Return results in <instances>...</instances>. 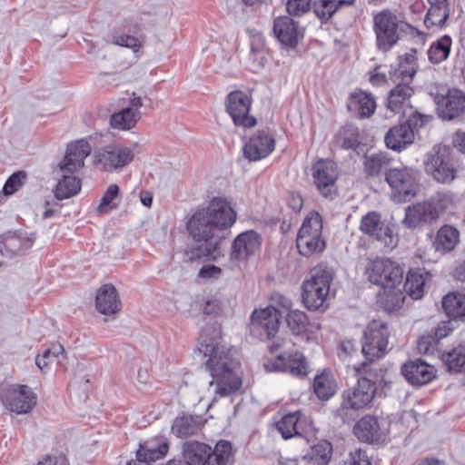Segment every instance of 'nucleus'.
Returning <instances> with one entry per match:
<instances>
[{"mask_svg":"<svg viewBox=\"0 0 465 465\" xmlns=\"http://www.w3.org/2000/svg\"><path fill=\"white\" fill-rule=\"evenodd\" d=\"M235 221L236 213L224 198H214L206 208L196 211L187 223L190 235L197 242L191 251V259L215 261L223 256V231Z\"/></svg>","mask_w":465,"mask_h":465,"instance_id":"1","label":"nucleus"},{"mask_svg":"<svg viewBox=\"0 0 465 465\" xmlns=\"http://www.w3.org/2000/svg\"><path fill=\"white\" fill-rule=\"evenodd\" d=\"M198 350L206 359V368L213 377L209 386L214 387L215 395L225 397L240 389L242 379L237 370L239 362L233 357L231 347L220 340L206 338Z\"/></svg>","mask_w":465,"mask_h":465,"instance_id":"2","label":"nucleus"},{"mask_svg":"<svg viewBox=\"0 0 465 465\" xmlns=\"http://www.w3.org/2000/svg\"><path fill=\"white\" fill-rule=\"evenodd\" d=\"M293 343L291 340L284 338L275 339L269 349L272 352L279 350L282 351L273 359L267 360L264 368L268 371H282L296 377H304L308 373L309 364L304 355L292 351Z\"/></svg>","mask_w":465,"mask_h":465,"instance_id":"3","label":"nucleus"},{"mask_svg":"<svg viewBox=\"0 0 465 465\" xmlns=\"http://www.w3.org/2000/svg\"><path fill=\"white\" fill-rule=\"evenodd\" d=\"M332 274L323 268H314L302 283V300L310 311H317L324 306L330 293Z\"/></svg>","mask_w":465,"mask_h":465,"instance_id":"4","label":"nucleus"},{"mask_svg":"<svg viewBox=\"0 0 465 465\" xmlns=\"http://www.w3.org/2000/svg\"><path fill=\"white\" fill-rule=\"evenodd\" d=\"M296 245L305 257L321 253L325 249L322 238V220L319 213L312 211L303 220L298 232Z\"/></svg>","mask_w":465,"mask_h":465,"instance_id":"5","label":"nucleus"},{"mask_svg":"<svg viewBox=\"0 0 465 465\" xmlns=\"http://www.w3.org/2000/svg\"><path fill=\"white\" fill-rule=\"evenodd\" d=\"M450 151V146L439 143L425 155V172L438 183H450L456 178L457 172L451 163Z\"/></svg>","mask_w":465,"mask_h":465,"instance_id":"6","label":"nucleus"},{"mask_svg":"<svg viewBox=\"0 0 465 465\" xmlns=\"http://www.w3.org/2000/svg\"><path fill=\"white\" fill-rule=\"evenodd\" d=\"M134 148L111 143L96 150L93 154L94 165L106 173L120 172L134 161Z\"/></svg>","mask_w":465,"mask_h":465,"instance_id":"7","label":"nucleus"},{"mask_svg":"<svg viewBox=\"0 0 465 465\" xmlns=\"http://www.w3.org/2000/svg\"><path fill=\"white\" fill-rule=\"evenodd\" d=\"M365 274L371 282L382 288L401 286L403 281V269L390 259L367 260Z\"/></svg>","mask_w":465,"mask_h":465,"instance_id":"8","label":"nucleus"},{"mask_svg":"<svg viewBox=\"0 0 465 465\" xmlns=\"http://www.w3.org/2000/svg\"><path fill=\"white\" fill-rule=\"evenodd\" d=\"M417 172L400 164L391 167L386 173V182L393 191V198L398 202H406L416 195L418 191Z\"/></svg>","mask_w":465,"mask_h":465,"instance_id":"9","label":"nucleus"},{"mask_svg":"<svg viewBox=\"0 0 465 465\" xmlns=\"http://www.w3.org/2000/svg\"><path fill=\"white\" fill-rule=\"evenodd\" d=\"M397 84L392 88L387 98L386 106L389 110L395 114H400L408 118V121L419 124L418 119L420 120V124L425 123L424 119L428 116L419 114L412 108L410 99L413 94V89L411 84L395 82Z\"/></svg>","mask_w":465,"mask_h":465,"instance_id":"10","label":"nucleus"},{"mask_svg":"<svg viewBox=\"0 0 465 465\" xmlns=\"http://www.w3.org/2000/svg\"><path fill=\"white\" fill-rule=\"evenodd\" d=\"M0 397L5 408L17 414L30 412L36 404V394L27 385L3 386Z\"/></svg>","mask_w":465,"mask_h":465,"instance_id":"11","label":"nucleus"},{"mask_svg":"<svg viewBox=\"0 0 465 465\" xmlns=\"http://www.w3.org/2000/svg\"><path fill=\"white\" fill-rule=\"evenodd\" d=\"M389 332L387 325L381 321H372L364 331L361 346L365 358L373 361L382 357L388 346Z\"/></svg>","mask_w":465,"mask_h":465,"instance_id":"12","label":"nucleus"},{"mask_svg":"<svg viewBox=\"0 0 465 465\" xmlns=\"http://www.w3.org/2000/svg\"><path fill=\"white\" fill-rule=\"evenodd\" d=\"M360 230L386 248L391 250L397 245V236L391 226L381 220V214L377 212H370L361 218Z\"/></svg>","mask_w":465,"mask_h":465,"instance_id":"13","label":"nucleus"},{"mask_svg":"<svg viewBox=\"0 0 465 465\" xmlns=\"http://www.w3.org/2000/svg\"><path fill=\"white\" fill-rule=\"evenodd\" d=\"M374 29L377 45L382 51H388L398 39V18L390 11L379 13L374 17Z\"/></svg>","mask_w":465,"mask_h":465,"instance_id":"14","label":"nucleus"},{"mask_svg":"<svg viewBox=\"0 0 465 465\" xmlns=\"http://www.w3.org/2000/svg\"><path fill=\"white\" fill-rule=\"evenodd\" d=\"M251 98L242 91H234L228 94L226 111L237 126L252 127L256 124L254 117L250 115Z\"/></svg>","mask_w":465,"mask_h":465,"instance_id":"15","label":"nucleus"},{"mask_svg":"<svg viewBox=\"0 0 465 465\" xmlns=\"http://www.w3.org/2000/svg\"><path fill=\"white\" fill-rule=\"evenodd\" d=\"M437 113L440 118L451 121L465 114V93L459 89H450L436 97Z\"/></svg>","mask_w":465,"mask_h":465,"instance_id":"16","label":"nucleus"},{"mask_svg":"<svg viewBox=\"0 0 465 465\" xmlns=\"http://www.w3.org/2000/svg\"><path fill=\"white\" fill-rule=\"evenodd\" d=\"M375 391V384L371 380L359 379L356 386L343 392L341 407L352 410L362 409L371 402Z\"/></svg>","mask_w":465,"mask_h":465,"instance_id":"17","label":"nucleus"},{"mask_svg":"<svg viewBox=\"0 0 465 465\" xmlns=\"http://www.w3.org/2000/svg\"><path fill=\"white\" fill-rule=\"evenodd\" d=\"M143 105V98L135 93H133L129 99L128 106L111 115V126L120 131L131 130L135 126L142 116L140 109Z\"/></svg>","mask_w":465,"mask_h":465,"instance_id":"18","label":"nucleus"},{"mask_svg":"<svg viewBox=\"0 0 465 465\" xmlns=\"http://www.w3.org/2000/svg\"><path fill=\"white\" fill-rule=\"evenodd\" d=\"M274 146L273 135L267 130H261L245 142L243 153L250 161H259L267 157L273 151Z\"/></svg>","mask_w":465,"mask_h":465,"instance_id":"19","label":"nucleus"},{"mask_svg":"<svg viewBox=\"0 0 465 465\" xmlns=\"http://www.w3.org/2000/svg\"><path fill=\"white\" fill-rule=\"evenodd\" d=\"M92 148L85 140L71 143L66 149L65 155L58 164L63 173H73L81 170L84 165V159L91 153Z\"/></svg>","mask_w":465,"mask_h":465,"instance_id":"20","label":"nucleus"},{"mask_svg":"<svg viewBox=\"0 0 465 465\" xmlns=\"http://www.w3.org/2000/svg\"><path fill=\"white\" fill-rule=\"evenodd\" d=\"M314 182L324 197L331 196L338 178L337 166L330 160H320L313 165Z\"/></svg>","mask_w":465,"mask_h":465,"instance_id":"21","label":"nucleus"},{"mask_svg":"<svg viewBox=\"0 0 465 465\" xmlns=\"http://www.w3.org/2000/svg\"><path fill=\"white\" fill-rule=\"evenodd\" d=\"M261 246V237L254 231H246L240 233L232 245L231 258L243 260L254 254Z\"/></svg>","mask_w":465,"mask_h":465,"instance_id":"22","label":"nucleus"},{"mask_svg":"<svg viewBox=\"0 0 465 465\" xmlns=\"http://www.w3.org/2000/svg\"><path fill=\"white\" fill-rule=\"evenodd\" d=\"M401 372L410 383L418 386L430 382L436 376L434 367L419 359L403 364Z\"/></svg>","mask_w":465,"mask_h":465,"instance_id":"23","label":"nucleus"},{"mask_svg":"<svg viewBox=\"0 0 465 465\" xmlns=\"http://www.w3.org/2000/svg\"><path fill=\"white\" fill-rule=\"evenodd\" d=\"M391 127L385 135L386 146L393 151H401L414 143L415 134L411 128L412 122ZM413 124H415L413 123Z\"/></svg>","mask_w":465,"mask_h":465,"instance_id":"24","label":"nucleus"},{"mask_svg":"<svg viewBox=\"0 0 465 465\" xmlns=\"http://www.w3.org/2000/svg\"><path fill=\"white\" fill-rule=\"evenodd\" d=\"M252 325L265 331L268 338L273 337L281 324V314L274 307L255 310L252 315Z\"/></svg>","mask_w":465,"mask_h":465,"instance_id":"25","label":"nucleus"},{"mask_svg":"<svg viewBox=\"0 0 465 465\" xmlns=\"http://www.w3.org/2000/svg\"><path fill=\"white\" fill-rule=\"evenodd\" d=\"M439 217L438 210L429 203H420L406 209L403 223L415 228L421 223H431Z\"/></svg>","mask_w":465,"mask_h":465,"instance_id":"26","label":"nucleus"},{"mask_svg":"<svg viewBox=\"0 0 465 465\" xmlns=\"http://www.w3.org/2000/svg\"><path fill=\"white\" fill-rule=\"evenodd\" d=\"M121 302L115 288L112 284H104L97 291L95 299L96 310L104 315L114 314L120 311Z\"/></svg>","mask_w":465,"mask_h":465,"instance_id":"27","label":"nucleus"},{"mask_svg":"<svg viewBox=\"0 0 465 465\" xmlns=\"http://www.w3.org/2000/svg\"><path fill=\"white\" fill-rule=\"evenodd\" d=\"M273 32L282 44L292 47L298 44V40L301 37L297 25L289 16L276 18L274 20Z\"/></svg>","mask_w":465,"mask_h":465,"instance_id":"28","label":"nucleus"},{"mask_svg":"<svg viewBox=\"0 0 465 465\" xmlns=\"http://www.w3.org/2000/svg\"><path fill=\"white\" fill-rule=\"evenodd\" d=\"M332 456V445L321 440L311 447V450L299 459L296 465H328Z\"/></svg>","mask_w":465,"mask_h":465,"instance_id":"29","label":"nucleus"},{"mask_svg":"<svg viewBox=\"0 0 465 465\" xmlns=\"http://www.w3.org/2000/svg\"><path fill=\"white\" fill-rule=\"evenodd\" d=\"M348 108L360 117L368 118L375 112L376 101L370 93L358 90L351 94Z\"/></svg>","mask_w":465,"mask_h":465,"instance_id":"30","label":"nucleus"},{"mask_svg":"<svg viewBox=\"0 0 465 465\" xmlns=\"http://www.w3.org/2000/svg\"><path fill=\"white\" fill-rule=\"evenodd\" d=\"M168 450V443L163 439L152 440L145 441L137 450L136 461L143 464L155 461L162 459Z\"/></svg>","mask_w":465,"mask_h":465,"instance_id":"31","label":"nucleus"},{"mask_svg":"<svg viewBox=\"0 0 465 465\" xmlns=\"http://www.w3.org/2000/svg\"><path fill=\"white\" fill-rule=\"evenodd\" d=\"M417 71V56L414 51L401 55L399 64L391 74L393 82L411 84Z\"/></svg>","mask_w":465,"mask_h":465,"instance_id":"32","label":"nucleus"},{"mask_svg":"<svg viewBox=\"0 0 465 465\" xmlns=\"http://www.w3.org/2000/svg\"><path fill=\"white\" fill-rule=\"evenodd\" d=\"M460 241L459 231L451 225L442 226L437 232L432 248L437 253L445 254L452 251Z\"/></svg>","mask_w":465,"mask_h":465,"instance_id":"33","label":"nucleus"},{"mask_svg":"<svg viewBox=\"0 0 465 465\" xmlns=\"http://www.w3.org/2000/svg\"><path fill=\"white\" fill-rule=\"evenodd\" d=\"M354 434L362 441H377L383 437L378 420L365 416L354 426Z\"/></svg>","mask_w":465,"mask_h":465,"instance_id":"34","label":"nucleus"},{"mask_svg":"<svg viewBox=\"0 0 465 465\" xmlns=\"http://www.w3.org/2000/svg\"><path fill=\"white\" fill-rule=\"evenodd\" d=\"M203 426V420L201 416H179L173 422L172 432L178 438H185L196 434Z\"/></svg>","mask_w":465,"mask_h":465,"instance_id":"35","label":"nucleus"},{"mask_svg":"<svg viewBox=\"0 0 465 465\" xmlns=\"http://www.w3.org/2000/svg\"><path fill=\"white\" fill-rule=\"evenodd\" d=\"M65 356L61 344H53L42 354L35 357V364L42 371H47L55 366L62 365Z\"/></svg>","mask_w":465,"mask_h":465,"instance_id":"36","label":"nucleus"},{"mask_svg":"<svg viewBox=\"0 0 465 465\" xmlns=\"http://www.w3.org/2000/svg\"><path fill=\"white\" fill-rule=\"evenodd\" d=\"M442 307L446 314L454 320L465 319V294L453 292L442 299Z\"/></svg>","mask_w":465,"mask_h":465,"instance_id":"37","label":"nucleus"},{"mask_svg":"<svg viewBox=\"0 0 465 465\" xmlns=\"http://www.w3.org/2000/svg\"><path fill=\"white\" fill-rule=\"evenodd\" d=\"M232 443L225 440H219L214 448L208 446V455L203 465H227L232 456Z\"/></svg>","mask_w":465,"mask_h":465,"instance_id":"38","label":"nucleus"},{"mask_svg":"<svg viewBox=\"0 0 465 465\" xmlns=\"http://www.w3.org/2000/svg\"><path fill=\"white\" fill-rule=\"evenodd\" d=\"M313 390L320 400L327 401L337 391V383L331 371H324L314 378Z\"/></svg>","mask_w":465,"mask_h":465,"instance_id":"39","label":"nucleus"},{"mask_svg":"<svg viewBox=\"0 0 465 465\" xmlns=\"http://www.w3.org/2000/svg\"><path fill=\"white\" fill-rule=\"evenodd\" d=\"M82 183L75 176L63 173L54 188V196L57 200H65L75 196L81 191Z\"/></svg>","mask_w":465,"mask_h":465,"instance_id":"40","label":"nucleus"},{"mask_svg":"<svg viewBox=\"0 0 465 465\" xmlns=\"http://www.w3.org/2000/svg\"><path fill=\"white\" fill-rule=\"evenodd\" d=\"M268 50L265 47L262 35H254L251 43V60L252 70L257 72L263 69L268 62Z\"/></svg>","mask_w":465,"mask_h":465,"instance_id":"41","label":"nucleus"},{"mask_svg":"<svg viewBox=\"0 0 465 465\" xmlns=\"http://www.w3.org/2000/svg\"><path fill=\"white\" fill-rule=\"evenodd\" d=\"M208 455V445L198 442L189 441L183 445L184 463L188 465H203Z\"/></svg>","mask_w":465,"mask_h":465,"instance_id":"42","label":"nucleus"},{"mask_svg":"<svg viewBox=\"0 0 465 465\" xmlns=\"http://www.w3.org/2000/svg\"><path fill=\"white\" fill-rule=\"evenodd\" d=\"M449 371L460 372L465 365V342L460 343L457 347L442 354Z\"/></svg>","mask_w":465,"mask_h":465,"instance_id":"43","label":"nucleus"},{"mask_svg":"<svg viewBox=\"0 0 465 465\" xmlns=\"http://www.w3.org/2000/svg\"><path fill=\"white\" fill-rule=\"evenodd\" d=\"M365 170L369 175L375 176L382 171H388L391 164V160L385 153H378L369 155L365 159Z\"/></svg>","mask_w":465,"mask_h":465,"instance_id":"44","label":"nucleus"},{"mask_svg":"<svg viewBox=\"0 0 465 465\" xmlns=\"http://www.w3.org/2000/svg\"><path fill=\"white\" fill-rule=\"evenodd\" d=\"M451 46V39L448 35H444L434 43L428 51L429 59L434 63L439 64L446 60L450 54Z\"/></svg>","mask_w":465,"mask_h":465,"instance_id":"45","label":"nucleus"},{"mask_svg":"<svg viewBox=\"0 0 465 465\" xmlns=\"http://www.w3.org/2000/svg\"><path fill=\"white\" fill-rule=\"evenodd\" d=\"M301 412L295 411L293 413L283 416L277 424L278 430L281 432L284 439H290L295 435H299L298 421L300 420Z\"/></svg>","mask_w":465,"mask_h":465,"instance_id":"46","label":"nucleus"},{"mask_svg":"<svg viewBox=\"0 0 465 465\" xmlns=\"http://www.w3.org/2000/svg\"><path fill=\"white\" fill-rule=\"evenodd\" d=\"M288 328L295 335L303 334L309 325L306 313L300 310H291L286 315Z\"/></svg>","mask_w":465,"mask_h":465,"instance_id":"47","label":"nucleus"},{"mask_svg":"<svg viewBox=\"0 0 465 465\" xmlns=\"http://www.w3.org/2000/svg\"><path fill=\"white\" fill-rule=\"evenodd\" d=\"M353 0H319L315 5V14L321 19L327 20L342 5H350Z\"/></svg>","mask_w":465,"mask_h":465,"instance_id":"48","label":"nucleus"},{"mask_svg":"<svg viewBox=\"0 0 465 465\" xmlns=\"http://www.w3.org/2000/svg\"><path fill=\"white\" fill-rule=\"evenodd\" d=\"M401 286L412 299L417 300L422 297L424 279L418 272H410L406 277V282Z\"/></svg>","mask_w":465,"mask_h":465,"instance_id":"49","label":"nucleus"},{"mask_svg":"<svg viewBox=\"0 0 465 465\" xmlns=\"http://www.w3.org/2000/svg\"><path fill=\"white\" fill-rule=\"evenodd\" d=\"M384 291V300L383 304L387 311H395L400 309L405 300V295L401 288V286H395L391 288H383Z\"/></svg>","mask_w":465,"mask_h":465,"instance_id":"50","label":"nucleus"},{"mask_svg":"<svg viewBox=\"0 0 465 465\" xmlns=\"http://www.w3.org/2000/svg\"><path fill=\"white\" fill-rule=\"evenodd\" d=\"M450 15L449 6H430L425 17V25L430 26H440L444 25Z\"/></svg>","mask_w":465,"mask_h":465,"instance_id":"51","label":"nucleus"},{"mask_svg":"<svg viewBox=\"0 0 465 465\" xmlns=\"http://www.w3.org/2000/svg\"><path fill=\"white\" fill-rule=\"evenodd\" d=\"M35 240V233H14L5 238V243L7 246L14 249V252H19L29 249Z\"/></svg>","mask_w":465,"mask_h":465,"instance_id":"52","label":"nucleus"},{"mask_svg":"<svg viewBox=\"0 0 465 465\" xmlns=\"http://www.w3.org/2000/svg\"><path fill=\"white\" fill-rule=\"evenodd\" d=\"M287 12L292 16H302L311 10V0H289Z\"/></svg>","mask_w":465,"mask_h":465,"instance_id":"53","label":"nucleus"},{"mask_svg":"<svg viewBox=\"0 0 465 465\" xmlns=\"http://www.w3.org/2000/svg\"><path fill=\"white\" fill-rule=\"evenodd\" d=\"M119 194V187L116 184H111L107 188L106 192L104 193V196L102 197L101 203L98 206V210L100 212H107L108 210H111L114 207V204H112L114 199L117 197Z\"/></svg>","mask_w":465,"mask_h":465,"instance_id":"54","label":"nucleus"},{"mask_svg":"<svg viewBox=\"0 0 465 465\" xmlns=\"http://www.w3.org/2000/svg\"><path fill=\"white\" fill-rule=\"evenodd\" d=\"M25 178L26 174L24 172H18L10 176L3 188L5 194L11 195L15 193L23 185Z\"/></svg>","mask_w":465,"mask_h":465,"instance_id":"55","label":"nucleus"},{"mask_svg":"<svg viewBox=\"0 0 465 465\" xmlns=\"http://www.w3.org/2000/svg\"><path fill=\"white\" fill-rule=\"evenodd\" d=\"M343 465H371V463L366 452L358 449L349 453Z\"/></svg>","mask_w":465,"mask_h":465,"instance_id":"56","label":"nucleus"},{"mask_svg":"<svg viewBox=\"0 0 465 465\" xmlns=\"http://www.w3.org/2000/svg\"><path fill=\"white\" fill-rule=\"evenodd\" d=\"M114 43L124 47L132 49L134 52H137L141 47V42L131 35H119L114 40Z\"/></svg>","mask_w":465,"mask_h":465,"instance_id":"57","label":"nucleus"},{"mask_svg":"<svg viewBox=\"0 0 465 465\" xmlns=\"http://www.w3.org/2000/svg\"><path fill=\"white\" fill-rule=\"evenodd\" d=\"M222 273L221 268L215 265L203 266L200 272L199 276L203 279L219 278Z\"/></svg>","mask_w":465,"mask_h":465,"instance_id":"58","label":"nucleus"},{"mask_svg":"<svg viewBox=\"0 0 465 465\" xmlns=\"http://www.w3.org/2000/svg\"><path fill=\"white\" fill-rule=\"evenodd\" d=\"M355 351V343L351 340H347L341 344L339 357L342 360H345L346 358L351 356Z\"/></svg>","mask_w":465,"mask_h":465,"instance_id":"59","label":"nucleus"},{"mask_svg":"<svg viewBox=\"0 0 465 465\" xmlns=\"http://www.w3.org/2000/svg\"><path fill=\"white\" fill-rule=\"evenodd\" d=\"M205 314H219L222 312L221 302L217 299L210 300L203 307Z\"/></svg>","mask_w":465,"mask_h":465,"instance_id":"60","label":"nucleus"},{"mask_svg":"<svg viewBox=\"0 0 465 465\" xmlns=\"http://www.w3.org/2000/svg\"><path fill=\"white\" fill-rule=\"evenodd\" d=\"M454 146L465 154V133L458 132L453 138Z\"/></svg>","mask_w":465,"mask_h":465,"instance_id":"61","label":"nucleus"},{"mask_svg":"<svg viewBox=\"0 0 465 465\" xmlns=\"http://www.w3.org/2000/svg\"><path fill=\"white\" fill-rule=\"evenodd\" d=\"M275 302L282 308H284L286 310H290L291 311V308L292 306V300L290 298H288V297H286L284 295H282V294H278L275 297Z\"/></svg>","mask_w":465,"mask_h":465,"instance_id":"62","label":"nucleus"},{"mask_svg":"<svg viewBox=\"0 0 465 465\" xmlns=\"http://www.w3.org/2000/svg\"><path fill=\"white\" fill-rule=\"evenodd\" d=\"M370 81L372 84L381 85L386 82V76L383 74H374L371 76Z\"/></svg>","mask_w":465,"mask_h":465,"instance_id":"63","label":"nucleus"},{"mask_svg":"<svg viewBox=\"0 0 465 465\" xmlns=\"http://www.w3.org/2000/svg\"><path fill=\"white\" fill-rule=\"evenodd\" d=\"M38 465H61L56 457L46 456L39 461Z\"/></svg>","mask_w":465,"mask_h":465,"instance_id":"64","label":"nucleus"}]
</instances>
